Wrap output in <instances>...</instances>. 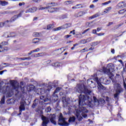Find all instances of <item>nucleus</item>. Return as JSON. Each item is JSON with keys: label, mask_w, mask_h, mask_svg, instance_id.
Here are the masks:
<instances>
[{"label": "nucleus", "mask_w": 126, "mask_h": 126, "mask_svg": "<svg viewBox=\"0 0 126 126\" xmlns=\"http://www.w3.org/2000/svg\"><path fill=\"white\" fill-rule=\"evenodd\" d=\"M62 101L64 108L67 107V104H68V103H67V101H66L65 96L62 97Z\"/></svg>", "instance_id": "obj_16"}, {"label": "nucleus", "mask_w": 126, "mask_h": 126, "mask_svg": "<svg viewBox=\"0 0 126 126\" xmlns=\"http://www.w3.org/2000/svg\"><path fill=\"white\" fill-rule=\"evenodd\" d=\"M53 66H55V67H59L60 66V63H56L52 64Z\"/></svg>", "instance_id": "obj_38"}, {"label": "nucleus", "mask_w": 126, "mask_h": 126, "mask_svg": "<svg viewBox=\"0 0 126 126\" xmlns=\"http://www.w3.org/2000/svg\"><path fill=\"white\" fill-rule=\"evenodd\" d=\"M61 89H62V88H60V87L57 88L56 90L54 91V95L58 93V92H59V91H61Z\"/></svg>", "instance_id": "obj_32"}, {"label": "nucleus", "mask_w": 126, "mask_h": 126, "mask_svg": "<svg viewBox=\"0 0 126 126\" xmlns=\"http://www.w3.org/2000/svg\"><path fill=\"white\" fill-rule=\"evenodd\" d=\"M53 88V86L51 85H49L48 89L45 90L43 89H39L38 90L40 91V94H44V93H47V92H50V90Z\"/></svg>", "instance_id": "obj_11"}, {"label": "nucleus", "mask_w": 126, "mask_h": 126, "mask_svg": "<svg viewBox=\"0 0 126 126\" xmlns=\"http://www.w3.org/2000/svg\"><path fill=\"white\" fill-rule=\"evenodd\" d=\"M76 6L77 7V9H78L79 8H82V5H81V4H78L76 5Z\"/></svg>", "instance_id": "obj_42"}, {"label": "nucleus", "mask_w": 126, "mask_h": 126, "mask_svg": "<svg viewBox=\"0 0 126 126\" xmlns=\"http://www.w3.org/2000/svg\"><path fill=\"white\" fill-rule=\"evenodd\" d=\"M25 104H26L25 100H24L23 99H22L20 102V106L19 107V115H21L22 111H25Z\"/></svg>", "instance_id": "obj_9"}, {"label": "nucleus", "mask_w": 126, "mask_h": 126, "mask_svg": "<svg viewBox=\"0 0 126 126\" xmlns=\"http://www.w3.org/2000/svg\"><path fill=\"white\" fill-rule=\"evenodd\" d=\"M27 89L29 91H31V90L35 89V86L33 85H30L27 87Z\"/></svg>", "instance_id": "obj_20"}, {"label": "nucleus", "mask_w": 126, "mask_h": 126, "mask_svg": "<svg viewBox=\"0 0 126 126\" xmlns=\"http://www.w3.org/2000/svg\"><path fill=\"white\" fill-rule=\"evenodd\" d=\"M85 14V12L84 11H80L77 14V17H80V16H83Z\"/></svg>", "instance_id": "obj_26"}, {"label": "nucleus", "mask_w": 126, "mask_h": 126, "mask_svg": "<svg viewBox=\"0 0 126 126\" xmlns=\"http://www.w3.org/2000/svg\"><path fill=\"white\" fill-rule=\"evenodd\" d=\"M53 28V25H49L47 26V30H50V29H52Z\"/></svg>", "instance_id": "obj_44"}, {"label": "nucleus", "mask_w": 126, "mask_h": 126, "mask_svg": "<svg viewBox=\"0 0 126 126\" xmlns=\"http://www.w3.org/2000/svg\"><path fill=\"white\" fill-rule=\"evenodd\" d=\"M39 51H40V48H37L35 50H32L33 53H37V52H39Z\"/></svg>", "instance_id": "obj_51"}, {"label": "nucleus", "mask_w": 126, "mask_h": 126, "mask_svg": "<svg viewBox=\"0 0 126 126\" xmlns=\"http://www.w3.org/2000/svg\"><path fill=\"white\" fill-rule=\"evenodd\" d=\"M112 54H115V49H111Z\"/></svg>", "instance_id": "obj_63"}, {"label": "nucleus", "mask_w": 126, "mask_h": 126, "mask_svg": "<svg viewBox=\"0 0 126 126\" xmlns=\"http://www.w3.org/2000/svg\"><path fill=\"white\" fill-rule=\"evenodd\" d=\"M47 9H48V12H55L60 10V8L53 7H51V8H47Z\"/></svg>", "instance_id": "obj_15"}, {"label": "nucleus", "mask_w": 126, "mask_h": 126, "mask_svg": "<svg viewBox=\"0 0 126 126\" xmlns=\"http://www.w3.org/2000/svg\"><path fill=\"white\" fill-rule=\"evenodd\" d=\"M38 9L36 7H33L32 8H29L27 9L25 11L26 13H33L34 12H36Z\"/></svg>", "instance_id": "obj_13"}, {"label": "nucleus", "mask_w": 126, "mask_h": 126, "mask_svg": "<svg viewBox=\"0 0 126 126\" xmlns=\"http://www.w3.org/2000/svg\"><path fill=\"white\" fill-rule=\"evenodd\" d=\"M124 86L125 89L126 90V82H124Z\"/></svg>", "instance_id": "obj_64"}, {"label": "nucleus", "mask_w": 126, "mask_h": 126, "mask_svg": "<svg viewBox=\"0 0 126 126\" xmlns=\"http://www.w3.org/2000/svg\"><path fill=\"white\" fill-rule=\"evenodd\" d=\"M87 82H88V84H89V85H90V84H92L93 83V81L92 80H91V79H88L87 81Z\"/></svg>", "instance_id": "obj_45"}, {"label": "nucleus", "mask_w": 126, "mask_h": 126, "mask_svg": "<svg viewBox=\"0 0 126 126\" xmlns=\"http://www.w3.org/2000/svg\"><path fill=\"white\" fill-rule=\"evenodd\" d=\"M77 92L80 93L81 94H89L91 93V91L88 90L87 87L84 84H78L77 85V88L76 89Z\"/></svg>", "instance_id": "obj_3"}, {"label": "nucleus", "mask_w": 126, "mask_h": 126, "mask_svg": "<svg viewBox=\"0 0 126 126\" xmlns=\"http://www.w3.org/2000/svg\"><path fill=\"white\" fill-rule=\"evenodd\" d=\"M126 9H123L122 10H120L118 12L119 14H123V13H125V12H126Z\"/></svg>", "instance_id": "obj_35"}, {"label": "nucleus", "mask_w": 126, "mask_h": 126, "mask_svg": "<svg viewBox=\"0 0 126 126\" xmlns=\"http://www.w3.org/2000/svg\"><path fill=\"white\" fill-rule=\"evenodd\" d=\"M3 65H5L4 66H3V67H7V66H11V64L8 63H2L1 64V66H2Z\"/></svg>", "instance_id": "obj_28"}, {"label": "nucleus", "mask_w": 126, "mask_h": 126, "mask_svg": "<svg viewBox=\"0 0 126 126\" xmlns=\"http://www.w3.org/2000/svg\"><path fill=\"white\" fill-rule=\"evenodd\" d=\"M96 35L97 36H104V35H105V33L100 32V33H96Z\"/></svg>", "instance_id": "obj_47"}, {"label": "nucleus", "mask_w": 126, "mask_h": 126, "mask_svg": "<svg viewBox=\"0 0 126 126\" xmlns=\"http://www.w3.org/2000/svg\"><path fill=\"white\" fill-rule=\"evenodd\" d=\"M44 55H45V53H38L37 54L34 55V58H38V57H43Z\"/></svg>", "instance_id": "obj_27"}, {"label": "nucleus", "mask_w": 126, "mask_h": 126, "mask_svg": "<svg viewBox=\"0 0 126 126\" xmlns=\"http://www.w3.org/2000/svg\"><path fill=\"white\" fill-rule=\"evenodd\" d=\"M25 5V3H24V2L19 3V6H22V5Z\"/></svg>", "instance_id": "obj_58"}, {"label": "nucleus", "mask_w": 126, "mask_h": 126, "mask_svg": "<svg viewBox=\"0 0 126 126\" xmlns=\"http://www.w3.org/2000/svg\"><path fill=\"white\" fill-rule=\"evenodd\" d=\"M123 24H123V23L122 24H120L116 26H115L116 29H118V28H119V27H121V26H122V25H123Z\"/></svg>", "instance_id": "obj_50"}, {"label": "nucleus", "mask_w": 126, "mask_h": 126, "mask_svg": "<svg viewBox=\"0 0 126 126\" xmlns=\"http://www.w3.org/2000/svg\"><path fill=\"white\" fill-rule=\"evenodd\" d=\"M71 26V25L70 23L68 24H65L62 26L63 29H66V28H68V27H70Z\"/></svg>", "instance_id": "obj_22"}, {"label": "nucleus", "mask_w": 126, "mask_h": 126, "mask_svg": "<svg viewBox=\"0 0 126 126\" xmlns=\"http://www.w3.org/2000/svg\"><path fill=\"white\" fill-rule=\"evenodd\" d=\"M117 116L118 119H120V120H122V116H121V114L118 113Z\"/></svg>", "instance_id": "obj_57"}, {"label": "nucleus", "mask_w": 126, "mask_h": 126, "mask_svg": "<svg viewBox=\"0 0 126 126\" xmlns=\"http://www.w3.org/2000/svg\"><path fill=\"white\" fill-rule=\"evenodd\" d=\"M51 107L48 106L45 109V111L46 112V113H49V112H51Z\"/></svg>", "instance_id": "obj_37"}, {"label": "nucleus", "mask_w": 126, "mask_h": 126, "mask_svg": "<svg viewBox=\"0 0 126 126\" xmlns=\"http://www.w3.org/2000/svg\"><path fill=\"white\" fill-rule=\"evenodd\" d=\"M10 83L12 85V89H11L10 87L7 86L3 87L0 89V92H1L3 93V94H5V95H6V97H8V98H10V97L13 95V90L18 91V88H19V86H15V81L10 80Z\"/></svg>", "instance_id": "obj_2"}, {"label": "nucleus", "mask_w": 126, "mask_h": 126, "mask_svg": "<svg viewBox=\"0 0 126 126\" xmlns=\"http://www.w3.org/2000/svg\"><path fill=\"white\" fill-rule=\"evenodd\" d=\"M89 29H88L85 31H84L82 32V34H85V33H86V32H87L88 31H89Z\"/></svg>", "instance_id": "obj_55"}, {"label": "nucleus", "mask_w": 126, "mask_h": 126, "mask_svg": "<svg viewBox=\"0 0 126 126\" xmlns=\"http://www.w3.org/2000/svg\"><path fill=\"white\" fill-rule=\"evenodd\" d=\"M114 89L116 90V93L114 94V98H117L119 99L118 97H119V95H120V93H122L124 90L122 88L121 85L118 83H116L114 86Z\"/></svg>", "instance_id": "obj_6"}, {"label": "nucleus", "mask_w": 126, "mask_h": 126, "mask_svg": "<svg viewBox=\"0 0 126 126\" xmlns=\"http://www.w3.org/2000/svg\"><path fill=\"white\" fill-rule=\"evenodd\" d=\"M16 36V33L14 32H11L9 34L7 35V36H6V38H10L13 37H15Z\"/></svg>", "instance_id": "obj_21"}, {"label": "nucleus", "mask_w": 126, "mask_h": 126, "mask_svg": "<svg viewBox=\"0 0 126 126\" xmlns=\"http://www.w3.org/2000/svg\"><path fill=\"white\" fill-rule=\"evenodd\" d=\"M66 15H62L61 16V19H64V18H66Z\"/></svg>", "instance_id": "obj_53"}, {"label": "nucleus", "mask_w": 126, "mask_h": 126, "mask_svg": "<svg viewBox=\"0 0 126 126\" xmlns=\"http://www.w3.org/2000/svg\"><path fill=\"white\" fill-rule=\"evenodd\" d=\"M93 34H95L96 35H97V34H98V33H97V30H93Z\"/></svg>", "instance_id": "obj_54"}, {"label": "nucleus", "mask_w": 126, "mask_h": 126, "mask_svg": "<svg viewBox=\"0 0 126 126\" xmlns=\"http://www.w3.org/2000/svg\"><path fill=\"white\" fill-rule=\"evenodd\" d=\"M101 29V28H97L96 29V31H97V32H99V31H100Z\"/></svg>", "instance_id": "obj_61"}, {"label": "nucleus", "mask_w": 126, "mask_h": 126, "mask_svg": "<svg viewBox=\"0 0 126 126\" xmlns=\"http://www.w3.org/2000/svg\"><path fill=\"white\" fill-rule=\"evenodd\" d=\"M18 60H22V61H25L26 60V57L18 58Z\"/></svg>", "instance_id": "obj_59"}, {"label": "nucleus", "mask_w": 126, "mask_h": 126, "mask_svg": "<svg viewBox=\"0 0 126 126\" xmlns=\"http://www.w3.org/2000/svg\"><path fill=\"white\" fill-rule=\"evenodd\" d=\"M55 52L58 55H61V54H63L64 52V49H63V47L58 49L55 50Z\"/></svg>", "instance_id": "obj_17"}, {"label": "nucleus", "mask_w": 126, "mask_h": 126, "mask_svg": "<svg viewBox=\"0 0 126 126\" xmlns=\"http://www.w3.org/2000/svg\"><path fill=\"white\" fill-rule=\"evenodd\" d=\"M56 120V115L55 114H53L51 115L50 117V122L52 123V124H53V125H55V126H57V122L55 121Z\"/></svg>", "instance_id": "obj_14"}, {"label": "nucleus", "mask_w": 126, "mask_h": 126, "mask_svg": "<svg viewBox=\"0 0 126 126\" xmlns=\"http://www.w3.org/2000/svg\"><path fill=\"white\" fill-rule=\"evenodd\" d=\"M85 52H88V50L86 48H84L81 50H80V53H84Z\"/></svg>", "instance_id": "obj_46"}, {"label": "nucleus", "mask_w": 126, "mask_h": 126, "mask_svg": "<svg viewBox=\"0 0 126 126\" xmlns=\"http://www.w3.org/2000/svg\"><path fill=\"white\" fill-rule=\"evenodd\" d=\"M79 99V109H75V111L77 119H78V121H80L82 120V117L83 118L87 117V114L86 113H88V110L86 109V108L83 107V106L91 104L92 99L88 95L82 94L80 95Z\"/></svg>", "instance_id": "obj_1"}, {"label": "nucleus", "mask_w": 126, "mask_h": 126, "mask_svg": "<svg viewBox=\"0 0 126 126\" xmlns=\"http://www.w3.org/2000/svg\"><path fill=\"white\" fill-rule=\"evenodd\" d=\"M117 7H120L121 8H124V7H126V4L125 3V1L119 2L117 5Z\"/></svg>", "instance_id": "obj_18"}, {"label": "nucleus", "mask_w": 126, "mask_h": 126, "mask_svg": "<svg viewBox=\"0 0 126 126\" xmlns=\"http://www.w3.org/2000/svg\"><path fill=\"white\" fill-rule=\"evenodd\" d=\"M94 81H96L98 86L97 88L99 90H101L102 89V90H105V87L102 85V83L104 82V79L103 78H101L100 79H98V77H96L97 76V74H94Z\"/></svg>", "instance_id": "obj_5"}, {"label": "nucleus", "mask_w": 126, "mask_h": 126, "mask_svg": "<svg viewBox=\"0 0 126 126\" xmlns=\"http://www.w3.org/2000/svg\"><path fill=\"white\" fill-rule=\"evenodd\" d=\"M69 37H71V35H66L64 36V38L65 39H67V38H69Z\"/></svg>", "instance_id": "obj_56"}, {"label": "nucleus", "mask_w": 126, "mask_h": 126, "mask_svg": "<svg viewBox=\"0 0 126 126\" xmlns=\"http://www.w3.org/2000/svg\"><path fill=\"white\" fill-rule=\"evenodd\" d=\"M111 1H108L107 2H105L104 3H102V5H107V4H109V3H110Z\"/></svg>", "instance_id": "obj_49"}, {"label": "nucleus", "mask_w": 126, "mask_h": 126, "mask_svg": "<svg viewBox=\"0 0 126 126\" xmlns=\"http://www.w3.org/2000/svg\"><path fill=\"white\" fill-rule=\"evenodd\" d=\"M32 53H34L33 52V50L32 51H31L29 53H28V55H32Z\"/></svg>", "instance_id": "obj_60"}, {"label": "nucleus", "mask_w": 126, "mask_h": 126, "mask_svg": "<svg viewBox=\"0 0 126 126\" xmlns=\"http://www.w3.org/2000/svg\"><path fill=\"white\" fill-rule=\"evenodd\" d=\"M0 4L2 6H5V5H7V4H8V2L6 1H0Z\"/></svg>", "instance_id": "obj_23"}, {"label": "nucleus", "mask_w": 126, "mask_h": 126, "mask_svg": "<svg viewBox=\"0 0 126 126\" xmlns=\"http://www.w3.org/2000/svg\"><path fill=\"white\" fill-rule=\"evenodd\" d=\"M81 44H86L87 43V41L85 39L82 40L81 41Z\"/></svg>", "instance_id": "obj_48"}, {"label": "nucleus", "mask_w": 126, "mask_h": 126, "mask_svg": "<svg viewBox=\"0 0 126 126\" xmlns=\"http://www.w3.org/2000/svg\"><path fill=\"white\" fill-rule=\"evenodd\" d=\"M9 22V21L7 20L6 21H5L3 23H2V27H3V26H5V25H7Z\"/></svg>", "instance_id": "obj_36"}, {"label": "nucleus", "mask_w": 126, "mask_h": 126, "mask_svg": "<svg viewBox=\"0 0 126 126\" xmlns=\"http://www.w3.org/2000/svg\"><path fill=\"white\" fill-rule=\"evenodd\" d=\"M98 16H100V14H99L98 13H96L90 17L89 19H94V18H96V17H98Z\"/></svg>", "instance_id": "obj_24"}, {"label": "nucleus", "mask_w": 126, "mask_h": 126, "mask_svg": "<svg viewBox=\"0 0 126 126\" xmlns=\"http://www.w3.org/2000/svg\"><path fill=\"white\" fill-rule=\"evenodd\" d=\"M100 43H101V41H95V42H94L93 43H92V46H97V45H99V44H100Z\"/></svg>", "instance_id": "obj_29"}, {"label": "nucleus", "mask_w": 126, "mask_h": 126, "mask_svg": "<svg viewBox=\"0 0 126 126\" xmlns=\"http://www.w3.org/2000/svg\"><path fill=\"white\" fill-rule=\"evenodd\" d=\"M32 43L33 44H37V43H39V39L35 38L32 40Z\"/></svg>", "instance_id": "obj_33"}, {"label": "nucleus", "mask_w": 126, "mask_h": 126, "mask_svg": "<svg viewBox=\"0 0 126 126\" xmlns=\"http://www.w3.org/2000/svg\"><path fill=\"white\" fill-rule=\"evenodd\" d=\"M55 2H50L47 4L46 7H40L39 8V10H43L44 9H47V8H50L51 7H53V6H55Z\"/></svg>", "instance_id": "obj_12"}, {"label": "nucleus", "mask_w": 126, "mask_h": 126, "mask_svg": "<svg viewBox=\"0 0 126 126\" xmlns=\"http://www.w3.org/2000/svg\"><path fill=\"white\" fill-rule=\"evenodd\" d=\"M76 118H75V117H70L68 120V123L70 124L71 123H74L75 122V120Z\"/></svg>", "instance_id": "obj_19"}, {"label": "nucleus", "mask_w": 126, "mask_h": 126, "mask_svg": "<svg viewBox=\"0 0 126 126\" xmlns=\"http://www.w3.org/2000/svg\"><path fill=\"white\" fill-rule=\"evenodd\" d=\"M2 46L3 47V46H5L6 45H7V42L6 41H3L1 43H0Z\"/></svg>", "instance_id": "obj_43"}, {"label": "nucleus", "mask_w": 126, "mask_h": 126, "mask_svg": "<svg viewBox=\"0 0 126 126\" xmlns=\"http://www.w3.org/2000/svg\"><path fill=\"white\" fill-rule=\"evenodd\" d=\"M33 36H34V37H39V36H40V33H39V32H34L33 33Z\"/></svg>", "instance_id": "obj_41"}, {"label": "nucleus", "mask_w": 126, "mask_h": 126, "mask_svg": "<svg viewBox=\"0 0 126 126\" xmlns=\"http://www.w3.org/2000/svg\"><path fill=\"white\" fill-rule=\"evenodd\" d=\"M111 9H112V7H107L105 9L104 12L105 13H108V12H109V11H110Z\"/></svg>", "instance_id": "obj_31"}, {"label": "nucleus", "mask_w": 126, "mask_h": 126, "mask_svg": "<svg viewBox=\"0 0 126 126\" xmlns=\"http://www.w3.org/2000/svg\"><path fill=\"white\" fill-rule=\"evenodd\" d=\"M102 70L104 73H106L110 76H114V74H113V72L115 71V70H114V68H113V65L112 64H108L106 67H103Z\"/></svg>", "instance_id": "obj_4"}, {"label": "nucleus", "mask_w": 126, "mask_h": 126, "mask_svg": "<svg viewBox=\"0 0 126 126\" xmlns=\"http://www.w3.org/2000/svg\"><path fill=\"white\" fill-rule=\"evenodd\" d=\"M36 103H33L32 105V108H35V107H36Z\"/></svg>", "instance_id": "obj_62"}, {"label": "nucleus", "mask_w": 126, "mask_h": 126, "mask_svg": "<svg viewBox=\"0 0 126 126\" xmlns=\"http://www.w3.org/2000/svg\"><path fill=\"white\" fill-rule=\"evenodd\" d=\"M62 29H63V26L59 27H58V28H56L54 29V31H59V30H62Z\"/></svg>", "instance_id": "obj_39"}, {"label": "nucleus", "mask_w": 126, "mask_h": 126, "mask_svg": "<svg viewBox=\"0 0 126 126\" xmlns=\"http://www.w3.org/2000/svg\"><path fill=\"white\" fill-rule=\"evenodd\" d=\"M73 2H74V1H72V0H68V1H66L64 2L65 5H68V4H72V3H73Z\"/></svg>", "instance_id": "obj_25"}, {"label": "nucleus", "mask_w": 126, "mask_h": 126, "mask_svg": "<svg viewBox=\"0 0 126 126\" xmlns=\"http://www.w3.org/2000/svg\"><path fill=\"white\" fill-rule=\"evenodd\" d=\"M94 103L95 106H99V105H102L105 103V100L103 98H100L99 99H97L96 97L94 96Z\"/></svg>", "instance_id": "obj_8"}, {"label": "nucleus", "mask_w": 126, "mask_h": 126, "mask_svg": "<svg viewBox=\"0 0 126 126\" xmlns=\"http://www.w3.org/2000/svg\"><path fill=\"white\" fill-rule=\"evenodd\" d=\"M65 120H66V119L65 118H63V114H61L60 115V116L59 117V120H58L59 126H69V123L66 122V121H65Z\"/></svg>", "instance_id": "obj_7"}, {"label": "nucleus", "mask_w": 126, "mask_h": 126, "mask_svg": "<svg viewBox=\"0 0 126 126\" xmlns=\"http://www.w3.org/2000/svg\"><path fill=\"white\" fill-rule=\"evenodd\" d=\"M41 100H43L44 102H47L48 101V98H45V96L41 95L40 97Z\"/></svg>", "instance_id": "obj_30"}, {"label": "nucleus", "mask_w": 126, "mask_h": 126, "mask_svg": "<svg viewBox=\"0 0 126 126\" xmlns=\"http://www.w3.org/2000/svg\"><path fill=\"white\" fill-rule=\"evenodd\" d=\"M51 60H48V61H45L44 63L45 64V65H47L48 64H50V63H51Z\"/></svg>", "instance_id": "obj_40"}, {"label": "nucleus", "mask_w": 126, "mask_h": 126, "mask_svg": "<svg viewBox=\"0 0 126 126\" xmlns=\"http://www.w3.org/2000/svg\"><path fill=\"white\" fill-rule=\"evenodd\" d=\"M24 11H21L20 13L18 15H16L14 16V17H12L10 20L9 21V22L11 23V22H14L15 20H16L17 18H18L19 17H21V15H22V13H23Z\"/></svg>", "instance_id": "obj_10"}, {"label": "nucleus", "mask_w": 126, "mask_h": 126, "mask_svg": "<svg viewBox=\"0 0 126 126\" xmlns=\"http://www.w3.org/2000/svg\"><path fill=\"white\" fill-rule=\"evenodd\" d=\"M70 34H73V35H75V30H73L70 32Z\"/></svg>", "instance_id": "obj_52"}, {"label": "nucleus", "mask_w": 126, "mask_h": 126, "mask_svg": "<svg viewBox=\"0 0 126 126\" xmlns=\"http://www.w3.org/2000/svg\"><path fill=\"white\" fill-rule=\"evenodd\" d=\"M5 96L4 95L1 98V101H0V104H4Z\"/></svg>", "instance_id": "obj_34"}]
</instances>
